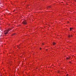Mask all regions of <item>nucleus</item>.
Instances as JSON below:
<instances>
[{
    "label": "nucleus",
    "mask_w": 76,
    "mask_h": 76,
    "mask_svg": "<svg viewBox=\"0 0 76 76\" xmlns=\"http://www.w3.org/2000/svg\"><path fill=\"white\" fill-rule=\"evenodd\" d=\"M23 23L24 25H26L27 22H26V20H25L23 22Z\"/></svg>",
    "instance_id": "f257e3e1"
},
{
    "label": "nucleus",
    "mask_w": 76,
    "mask_h": 76,
    "mask_svg": "<svg viewBox=\"0 0 76 76\" xmlns=\"http://www.w3.org/2000/svg\"><path fill=\"white\" fill-rule=\"evenodd\" d=\"M9 31V29H8V30H7V32L4 33V34L6 35V34H7V33H8V32Z\"/></svg>",
    "instance_id": "f03ea898"
},
{
    "label": "nucleus",
    "mask_w": 76,
    "mask_h": 76,
    "mask_svg": "<svg viewBox=\"0 0 76 76\" xmlns=\"http://www.w3.org/2000/svg\"><path fill=\"white\" fill-rule=\"evenodd\" d=\"M72 37V35H71L70 36V35H69L68 36V37Z\"/></svg>",
    "instance_id": "7ed1b4c3"
},
{
    "label": "nucleus",
    "mask_w": 76,
    "mask_h": 76,
    "mask_svg": "<svg viewBox=\"0 0 76 76\" xmlns=\"http://www.w3.org/2000/svg\"><path fill=\"white\" fill-rule=\"evenodd\" d=\"M55 44H56V43L55 42H53V45H55Z\"/></svg>",
    "instance_id": "20e7f679"
},
{
    "label": "nucleus",
    "mask_w": 76,
    "mask_h": 76,
    "mask_svg": "<svg viewBox=\"0 0 76 76\" xmlns=\"http://www.w3.org/2000/svg\"><path fill=\"white\" fill-rule=\"evenodd\" d=\"M48 8H51V6H49L48 7Z\"/></svg>",
    "instance_id": "39448f33"
},
{
    "label": "nucleus",
    "mask_w": 76,
    "mask_h": 76,
    "mask_svg": "<svg viewBox=\"0 0 76 76\" xmlns=\"http://www.w3.org/2000/svg\"><path fill=\"white\" fill-rule=\"evenodd\" d=\"M72 28H70V31H72Z\"/></svg>",
    "instance_id": "423d86ee"
},
{
    "label": "nucleus",
    "mask_w": 76,
    "mask_h": 76,
    "mask_svg": "<svg viewBox=\"0 0 76 76\" xmlns=\"http://www.w3.org/2000/svg\"><path fill=\"white\" fill-rule=\"evenodd\" d=\"M69 59V58H66V60H68V59Z\"/></svg>",
    "instance_id": "0eeeda50"
},
{
    "label": "nucleus",
    "mask_w": 76,
    "mask_h": 76,
    "mask_svg": "<svg viewBox=\"0 0 76 76\" xmlns=\"http://www.w3.org/2000/svg\"><path fill=\"white\" fill-rule=\"evenodd\" d=\"M40 50H41V48H40Z\"/></svg>",
    "instance_id": "6e6552de"
},
{
    "label": "nucleus",
    "mask_w": 76,
    "mask_h": 76,
    "mask_svg": "<svg viewBox=\"0 0 76 76\" xmlns=\"http://www.w3.org/2000/svg\"><path fill=\"white\" fill-rule=\"evenodd\" d=\"M68 76V74H67V75H66V76Z\"/></svg>",
    "instance_id": "1a4fd4ad"
},
{
    "label": "nucleus",
    "mask_w": 76,
    "mask_h": 76,
    "mask_svg": "<svg viewBox=\"0 0 76 76\" xmlns=\"http://www.w3.org/2000/svg\"><path fill=\"white\" fill-rule=\"evenodd\" d=\"M18 47H19V46H18Z\"/></svg>",
    "instance_id": "9d476101"
}]
</instances>
